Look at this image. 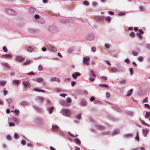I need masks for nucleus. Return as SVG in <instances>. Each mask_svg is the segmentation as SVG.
I'll return each instance as SVG.
<instances>
[{"instance_id": "obj_24", "label": "nucleus", "mask_w": 150, "mask_h": 150, "mask_svg": "<svg viewBox=\"0 0 150 150\" xmlns=\"http://www.w3.org/2000/svg\"><path fill=\"white\" fill-rule=\"evenodd\" d=\"M1 64L3 66L5 67H6L8 69H9L10 68V67L9 66L8 64L7 63L3 62L1 63Z\"/></svg>"}, {"instance_id": "obj_18", "label": "nucleus", "mask_w": 150, "mask_h": 150, "mask_svg": "<svg viewBox=\"0 0 150 150\" xmlns=\"http://www.w3.org/2000/svg\"><path fill=\"white\" fill-rule=\"evenodd\" d=\"M89 75L90 76H92V77H96V76L95 75V74L94 72L91 70H90L89 71Z\"/></svg>"}, {"instance_id": "obj_30", "label": "nucleus", "mask_w": 150, "mask_h": 150, "mask_svg": "<svg viewBox=\"0 0 150 150\" xmlns=\"http://www.w3.org/2000/svg\"><path fill=\"white\" fill-rule=\"evenodd\" d=\"M133 91L132 89H131L127 92V94L126 95L127 96H129L131 95V93Z\"/></svg>"}, {"instance_id": "obj_41", "label": "nucleus", "mask_w": 150, "mask_h": 150, "mask_svg": "<svg viewBox=\"0 0 150 150\" xmlns=\"http://www.w3.org/2000/svg\"><path fill=\"white\" fill-rule=\"evenodd\" d=\"M14 137L16 139L19 138V135L16 133H15L14 134Z\"/></svg>"}, {"instance_id": "obj_28", "label": "nucleus", "mask_w": 150, "mask_h": 150, "mask_svg": "<svg viewBox=\"0 0 150 150\" xmlns=\"http://www.w3.org/2000/svg\"><path fill=\"white\" fill-rule=\"evenodd\" d=\"M11 121V120L9 118L8 120V122L9 123V125L10 127H13L15 125V124L12 122H10V121Z\"/></svg>"}, {"instance_id": "obj_45", "label": "nucleus", "mask_w": 150, "mask_h": 150, "mask_svg": "<svg viewBox=\"0 0 150 150\" xmlns=\"http://www.w3.org/2000/svg\"><path fill=\"white\" fill-rule=\"evenodd\" d=\"M81 114H79L76 116V118L78 120H79L81 119Z\"/></svg>"}, {"instance_id": "obj_14", "label": "nucleus", "mask_w": 150, "mask_h": 150, "mask_svg": "<svg viewBox=\"0 0 150 150\" xmlns=\"http://www.w3.org/2000/svg\"><path fill=\"white\" fill-rule=\"evenodd\" d=\"M104 16H102L101 17L97 16L95 17L94 18V20L95 21H100L104 19Z\"/></svg>"}, {"instance_id": "obj_3", "label": "nucleus", "mask_w": 150, "mask_h": 150, "mask_svg": "<svg viewBox=\"0 0 150 150\" xmlns=\"http://www.w3.org/2000/svg\"><path fill=\"white\" fill-rule=\"evenodd\" d=\"M95 38L94 35L93 33L90 34L88 35L86 37V40L88 41H91L93 40Z\"/></svg>"}, {"instance_id": "obj_64", "label": "nucleus", "mask_w": 150, "mask_h": 150, "mask_svg": "<svg viewBox=\"0 0 150 150\" xmlns=\"http://www.w3.org/2000/svg\"><path fill=\"white\" fill-rule=\"evenodd\" d=\"M91 51L93 52H95L96 51V48L95 47H93L91 49Z\"/></svg>"}, {"instance_id": "obj_53", "label": "nucleus", "mask_w": 150, "mask_h": 150, "mask_svg": "<svg viewBox=\"0 0 150 150\" xmlns=\"http://www.w3.org/2000/svg\"><path fill=\"white\" fill-rule=\"evenodd\" d=\"M6 138L9 141H11V137L8 134L6 135Z\"/></svg>"}, {"instance_id": "obj_36", "label": "nucleus", "mask_w": 150, "mask_h": 150, "mask_svg": "<svg viewBox=\"0 0 150 150\" xmlns=\"http://www.w3.org/2000/svg\"><path fill=\"white\" fill-rule=\"evenodd\" d=\"M83 4L86 6H88L89 5V2L87 1H84L83 2Z\"/></svg>"}, {"instance_id": "obj_26", "label": "nucleus", "mask_w": 150, "mask_h": 150, "mask_svg": "<svg viewBox=\"0 0 150 150\" xmlns=\"http://www.w3.org/2000/svg\"><path fill=\"white\" fill-rule=\"evenodd\" d=\"M6 83V81L4 80L0 81V86H4Z\"/></svg>"}, {"instance_id": "obj_21", "label": "nucleus", "mask_w": 150, "mask_h": 150, "mask_svg": "<svg viewBox=\"0 0 150 150\" xmlns=\"http://www.w3.org/2000/svg\"><path fill=\"white\" fill-rule=\"evenodd\" d=\"M142 131L144 136L145 137H146L147 136L148 132L149 131V129H143Z\"/></svg>"}, {"instance_id": "obj_16", "label": "nucleus", "mask_w": 150, "mask_h": 150, "mask_svg": "<svg viewBox=\"0 0 150 150\" xmlns=\"http://www.w3.org/2000/svg\"><path fill=\"white\" fill-rule=\"evenodd\" d=\"M133 134L131 133H127L124 135V137L125 138H129L132 137Z\"/></svg>"}, {"instance_id": "obj_5", "label": "nucleus", "mask_w": 150, "mask_h": 150, "mask_svg": "<svg viewBox=\"0 0 150 150\" xmlns=\"http://www.w3.org/2000/svg\"><path fill=\"white\" fill-rule=\"evenodd\" d=\"M6 12L7 13L11 14H16V11L13 10L10 8L6 9Z\"/></svg>"}, {"instance_id": "obj_27", "label": "nucleus", "mask_w": 150, "mask_h": 150, "mask_svg": "<svg viewBox=\"0 0 150 150\" xmlns=\"http://www.w3.org/2000/svg\"><path fill=\"white\" fill-rule=\"evenodd\" d=\"M34 108L36 109V110L39 112H42V109L39 107L37 106H34Z\"/></svg>"}, {"instance_id": "obj_59", "label": "nucleus", "mask_w": 150, "mask_h": 150, "mask_svg": "<svg viewBox=\"0 0 150 150\" xmlns=\"http://www.w3.org/2000/svg\"><path fill=\"white\" fill-rule=\"evenodd\" d=\"M138 33L139 34H142L144 33V32L142 29H139L138 30Z\"/></svg>"}, {"instance_id": "obj_12", "label": "nucleus", "mask_w": 150, "mask_h": 150, "mask_svg": "<svg viewBox=\"0 0 150 150\" xmlns=\"http://www.w3.org/2000/svg\"><path fill=\"white\" fill-rule=\"evenodd\" d=\"M22 83L24 87L27 88H28V86L29 85V82L28 81H23Z\"/></svg>"}, {"instance_id": "obj_34", "label": "nucleus", "mask_w": 150, "mask_h": 150, "mask_svg": "<svg viewBox=\"0 0 150 150\" xmlns=\"http://www.w3.org/2000/svg\"><path fill=\"white\" fill-rule=\"evenodd\" d=\"M6 100L7 102L9 105H10L12 102V100L11 98H9V99H6Z\"/></svg>"}, {"instance_id": "obj_7", "label": "nucleus", "mask_w": 150, "mask_h": 150, "mask_svg": "<svg viewBox=\"0 0 150 150\" xmlns=\"http://www.w3.org/2000/svg\"><path fill=\"white\" fill-rule=\"evenodd\" d=\"M111 108L119 112H121L122 111L121 109L115 106H112Z\"/></svg>"}, {"instance_id": "obj_47", "label": "nucleus", "mask_w": 150, "mask_h": 150, "mask_svg": "<svg viewBox=\"0 0 150 150\" xmlns=\"http://www.w3.org/2000/svg\"><path fill=\"white\" fill-rule=\"evenodd\" d=\"M38 69L39 71H41L43 69V67L41 64H40L38 66Z\"/></svg>"}, {"instance_id": "obj_43", "label": "nucleus", "mask_w": 150, "mask_h": 150, "mask_svg": "<svg viewBox=\"0 0 150 150\" xmlns=\"http://www.w3.org/2000/svg\"><path fill=\"white\" fill-rule=\"evenodd\" d=\"M6 58H12V56L10 54H7L4 55Z\"/></svg>"}, {"instance_id": "obj_33", "label": "nucleus", "mask_w": 150, "mask_h": 150, "mask_svg": "<svg viewBox=\"0 0 150 150\" xmlns=\"http://www.w3.org/2000/svg\"><path fill=\"white\" fill-rule=\"evenodd\" d=\"M33 49L31 46H29L28 47L27 50L29 52H31L33 51Z\"/></svg>"}, {"instance_id": "obj_58", "label": "nucleus", "mask_w": 150, "mask_h": 150, "mask_svg": "<svg viewBox=\"0 0 150 150\" xmlns=\"http://www.w3.org/2000/svg\"><path fill=\"white\" fill-rule=\"evenodd\" d=\"M16 114V115L18 116V115L19 113V110H17V109L14 110Z\"/></svg>"}, {"instance_id": "obj_50", "label": "nucleus", "mask_w": 150, "mask_h": 150, "mask_svg": "<svg viewBox=\"0 0 150 150\" xmlns=\"http://www.w3.org/2000/svg\"><path fill=\"white\" fill-rule=\"evenodd\" d=\"M136 35L139 39L141 40L142 39L143 36L142 35H140V34H139L138 33H137Z\"/></svg>"}, {"instance_id": "obj_4", "label": "nucleus", "mask_w": 150, "mask_h": 150, "mask_svg": "<svg viewBox=\"0 0 150 150\" xmlns=\"http://www.w3.org/2000/svg\"><path fill=\"white\" fill-rule=\"evenodd\" d=\"M48 30L50 32H53L57 30L58 28L54 26H50L49 27Z\"/></svg>"}, {"instance_id": "obj_9", "label": "nucleus", "mask_w": 150, "mask_h": 150, "mask_svg": "<svg viewBox=\"0 0 150 150\" xmlns=\"http://www.w3.org/2000/svg\"><path fill=\"white\" fill-rule=\"evenodd\" d=\"M81 74L78 72H75L71 75L72 77L74 79H76L78 76H79Z\"/></svg>"}, {"instance_id": "obj_23", "label": "nucleus", "mask_w": 150, "mask_h": 150, "mask_svg": "<svg viewBox=\"0 0 150 150\" xmlns=\"http://www.w3.org/2000/svg\"><path fill=\"white\" fill-rule=\"evenodd\" d=\"M33 91H36L38 92H41L42 93H45V91L44 90L40 89L38 88H34L33 89Z\"/></svg>"}, {"instance_id": "obj_44", "label": "nucleus", "mask_w": 150, "mask_h": 150, "mask_svg": "<svg viewBox=\"0 0 150 150\" xmlns=\"http://www.w3.org/2000/svg\"><path fill=\"white\" fill-rule=\"evenodd\" d=\"M29 11L30 12H33L35 11V8H33L30 7L29 9Z\"/></svg>"}, {"instance_id": "obj_49", "label": "nucleus", "mask_w": 150, "mask_h": 150, "mask_svg": "<svg viewBox=\"0 0 150 150\" xmlns=\"http://www.w3.org/2000/svg\"><path fill=\"white\" fill-rule=\"evenodd\" d=\"M96 127L100 129H103L105 128V127L100 125H98Z\"/></svg>"}, {"instance_id": "obj_57", "label": "nucleus", "mask_w": 150, "mask_h": 150, "mask_svg": "<svg viewBox=\"0 0 150 150\" xmlns=\"http://www.w3.org/2000/svg\"><path fill=\"white\" fill-rule=\"evenodd\" d=\"M110 134V132L108 131H105V132H102V134L103 135H108V134Z\"/></svg>"}, {"instance_id": "obj_37", "label": "nucleus", "mask_w": 150, "mask_h": 150, "mask_svg": "<svg viewBox=\"0 0 150 150\" xmlns=\"http://www.w3.org/2000/svg\"><path fill=\"white\" fill-rule=\"evenodd\" d=\"M12 120L13 121L16 123H18V119L16 118L13 117L12 118Z\"/></svg>"}, {"instance_id": "obj_48", "label": "nucleus", "mask_w": 150, "mask_h": 150, "mask_svg": "<svg viewBox=\"0 0 150 150\" xmlns=\"http://www.w3.org/2000/svg\"><path fill=\"white\" fill-rule=\"evenodd\" d=\"M74 140L76 143L78 144H80V141L78 139H75Z\"/></svg>"}, {"instance_id": "obj_22", "label": "nucleus", "mask_w": 150, "mask_h": 150, "mask_svg": "<svg viewBox=\"0 0 150 150\" xmlns=\"http://www.w3.org/2000/svg\"><path fill=\"white\" fill-rule=\"evenodd\" d=\"M120 132V130L119 129H116L115 130L112 132V134L113 135H116Z\"/></svg>"}, {"instance_id": "obj_62", "label": "nucleus", "mask_w": 150, "mask_h": 150, "mask_svg": "<svg viewBox=\"0 0 150 150\" xmlns=\"http://www.w3.org/2000/svg\"><path fill=\"white\" fill-rule=\"evenodd\" d=\"M125 62L127 63L128 64H129L130 62L129 59L128 58H126L125 60Z\"/></svg>"}, {"instance_id": "obj_2", "label": "nucleus", "mask_w": 150, "mask_h": 150, "mask_svg": "<svg viewBox=\"0 0 150 150\" xmlns=\"http://www.w3.org/2000/svg\"><path fill=\"white\" fill-rule=\"evenodd\" d=\"M89 60L90 58L88 57H84L83 58V62L84 64L88 66L89 64Z\"/></svg>"}, {"instance_id": "obj_1", "label": "nucleus", "mask_w": 150, "mask_h": 150, "mask_svg": "<svg viewBox=\"0 0 150 150\" xmlns=\"http://www.w3.org/2000/svg\"><path fill=\"white\" fill-rule=\"evenodd\" d=\"M63 115L69 117L70 113V111L68 109H64L62 110Z\"/></svg>"}, {"instance_id": "obj_35", "label": "nucleus", "mask_w": 150, "mask_h": 150, "mask_svg": "<svg viewBox=\"0 0 150 150\" xmlns=\"http://www.w3.org/2000/svg\"><path fill=\"white\" fill-rule=\"evenodd\" d=\"M150 117V112H146V115L145 116L146 118H147Z\"/></svg>"}, {"instance_id": "obj_13", "label": "nucleus", "mask_w": 150, "mask_h": 150, "mask_svg": "<svg viewBox=\"0 0 150 150\" xmlns=\"http://www.w3.org/2000/svg\"><path fill=\"white\" fill-rule=\"evenodd\" d=\"M59 128V127L57 125H52V130L53 131H56Z\"/></svg>"}, {"instance_id": "obj_11", "label": "nucleus", "mask_w": 150, "mask_h": 150, "mask_svg": "<svg viewBox=\"0 0 150 150\" xmlns=\"http://www.w3.org/2000/svg\"><path fill=\"white\" fill-rule=\"evenodd\" d=\"M50 50L51 52H56L57 51V49L52 45H51L49 46Z\"/></svg>"}, {"instance_id": "obj_54", "label": "nucleus", "mask_w": 150, "mask_h": 150, "mask_svg": "<svg viewBox=\"0 0 150 150\" xmlns=\"http://www.w3.org/2000/svg\"><path fill=\"white\" fill-rule=\"evenodd\" d=\"M129 35L131 37H134L135 36V33L133 32H132Z\"/></svg>"}, {"instance_id": "obj_17", "label": "nucleus", "mask_w": 150, "mask_h": 150, "mask_svg": "<svg viewBox=\"0 0 150 150\" xmlns=\"http://www.w3.org/2000/svg\"><path fill=\"white\" fill-rule=\"evenodd\" d=\"M36 100L40 102H42L44 100V98L42 97L38 96L36 98Z\"/></svg>"}, {"instance_id": "obj_31", "label": "nucleus", "mask_w": 150, "mask_h": 150, "mask_svg": "<svg viewBox=\"0 0 150 150\" xmlns=\"http://www.w3.org/2000/svg\"><path fill=\"white\" fill-rule=\"evenodd\" d=\"M74 51V49L73 48H70L68 49L67 52L69 54H71L73 53Z\"/></svg>"}, {"instance_id": "obj_29", "label": "nucleus", "mask_w": 150, "mask_h": 150, "mask_svg": "<svg viewBox=\"0 0 150 150\" xmlns=\"http://www.w3.org/2000/svg\"><path fill=\"white\" fill-rule=\"evenodd\" d=\"M30 63V60H28L24 62L23 63V64L24 65H26L29 64Z\"/></svg>"}, {"instance_id": "obj_8", "label": "nucleus", "mask_w": 150, "mask_h": 150, "mask_svg": "<svg viewBox=\"0 0 150 150\" xmlns=\"http://www.w3.org/2000/svg\"><path fill=\"white\" fill-rule=\"evenodd\" d=\"M50 81L51 82H54L55 81H57L58 82H60V80L59 79L55 77H53L50 78Z\"/></svg>"}, {"instance_id": "obj_39", "label": "nucleus", "mask_w": 150, "mask_h": 150, "mask_svg": "<svg viewBox=\"0 0 150 150\" xmlns=\"http://www.w3.org/2000/svg\"><path fill=\"white\" fill-rule=\"evenodd\" d=\"M125 13V12H120L118 13V15L119 16H122L124 15Z\"/></svg>"}, {"instance_id": "obj_40", "label": "nucleus", "mask_w": 150, "mask_h": 150, "mask_svg": "<svg viewBox=\"0 0 150 150\" xmlns=\"http://www.w3.org/2000/svg\"><path fill=\"white\" fill-rule=\"evenodd\" d=\"M92 6L94 7H96L98 5V3L96 2L93 1L92 4Z\"/></svg>"}, {"instance_id": "obj_60", "label": "nucleus", "mask_w": 150, "mask_h": 150, "mask_svg": "<svg viewBox=\"0 0 150 150\" xmlns=\"http://www.w3.org/2000/svg\"><path fill=\"white\" fill-rule=\"evenodd\" d=\"M145 47L147 49L150 50V44H147L145 45Z\"/></svg>"}, {"instance_id": "obj_15", "label": "nucleus", "mask_w": 150, "mask_h": 150, "mask_svg": "<svg viewBox=\"0 0 150 150\" xmlns=\"http://www.w3.org/2000/svg\"><path fill=\"white\" fill-rule=\"evenodd\" d=\"M24 59V58L22 57L21 56H18L16 57L15 59L19 61H23Z\"/></svg>"}, {"instance_id": "obj_61", "label": "nucleus", "mask_w": 150, "mask_h": 150, "mask_svg": "<svg viewBox=\"0 0 150 150\" xmlns=\"http://www.w3.org/2000/svg\"><path fill=\"white\" fill-rule=\"evenodd\" d=\"M28 32L30 33H33L34 32V30L32 29H29L28 30Z\"/></svg>"}, {"instance_id": "obj_10", "label": "nucleus", "mask_w": 150, "mask_h": 150, "mask_svg": "<svg viewBox=\"0 0 150 150\" xmlns=\"http://www.w3.org/2000/svg\"><path fill=\"white\" fill-rule=\"evenodd\" d=\"M35 122L37 124H41L42 122V119L37 118L35 119Z\"/></svg>"}, {"instance_id": "obj_38", "label": "nucleus", "mask_w": 150, "mask_h": 150, "mask_svg": "<svg viewBox=\"0 0 150 150\" xmlns=\"http://www.w3.org/2000/svg\"><path fill=\"white\" fill-rule=\"evenodd\" d=\"M137 59L140 62H142L143 60V57L142 56H139L137 58Z\"/></svg>"}, {"instance_id": "obj_19", "label": "nucleus", "mask_w": 150, "mask_h": 150, "mask_svg": "<svg viewBox=\"0 0 150 150\" xmlns=\"http://www.w3.org/2000/svg\"><path fill=\"white\" fill-rule=\"evenodd\" d=\"M54 107H50L48 108V111L49 112V113L50 114L52 113V111L54 110Z\"/></svg>"}, {"instance_id": "obj_42", "label": "nucleus", "mask_w": 150, "mask_h": 150, "mask_svg": "<svg viewBox=\"0 0 150 150\" xmlns=\"http://www.w3.org/2000/svg\"><path fill=\"white\" fill-rule=\"evenodd\" d=\"M120 83H125L126 82V80L125 79H122L119 81Z\"/></svg>"}, {"instance_id": "obj_32", "label": "nucleus", "mask_w": 150, "mask_h": 150, "mask_svg": "<svg viewBox=\"0 0 150 150\" xmlns=\"http://www.w3.org/2000/svg\"><path fill=\"white\" fill-rule=\"evenodd\" d=\"M111 20V18L110 16H108L106 17L105 18V20L108 21V23H110Z\"/></svg>"}, {"instance_id": "obj_46", "label": "nucleus", "mask_w": 150, "mask_h": 150, "mask_svg": "<svg viewBox=\"0 0 150 150\" xmlns=\"http://www.w3.org/2000/svg\"><path fill=\"white\" fill-rule=\"evenodd\" d=\"M129 71L130 73V74L131 75H132L133 73V69L132 68H130L129 69Z\"/></svg>"}, {"instance_id": "obj_56", "label": "nucleus", "mask_w": 150, "mask_h": 150, "mask_svg": "<svg viewBox=\"0 0 150 150\" xmlns=\"http://www.w3.org/2000/svg\"><path fill=\"white\" fill-rule=\"evenodd\" d=\"M139 10L142 11H144L145 8L144 7L142 6H140L139 7Z\"/></svg>"}, {"instance_id": "obj_25", "label": "nucleus", "mask_w": 150, "mask_h": 150, "mask_svg": "<svg viewBox=\"0 0 150 150\" xmlns=\"http://www.w3.org/2000/svg\"><path fill=\"white\" fill-rule=\"evenodd\" d=\"M80 104L82 105H86V101L83 99H81L80 100Z\"/></svg>"}, {"instance_id": "obj_51", "label": "nucleus", "mask_w": 150, "mask_h": 150, "mask_svg": "<svg viewBox=\"0 0 150 150\" xmlns=\"http://www.w3.org/2000/svg\"><path fill=\"white\" fill-rule=\"evenodd\" d=\"M110 96V93L109 92H106V96L107 98H109Z\"/></svg>"}, {"instance_id": "obj_52", "label": "nucleus", "mask_w": 150, "mask_h": 150, "mask_svg": "<svg viewBox=\"0 0 150 150\" xmlns=\"http://www.w3.org/2000/svg\"><path fill=\"white\" fill-rule=\"evenodd\" d=\"M28 103L27 102L25 101H23L21 103V105L23 106L28 105Z\"/></svg>"}, {"instance_id": "obj_55", "label": "nucleus", "mask_w": 150, "mask_h": 150, "mask_svg": "<svg viewBox=\"0 0 150 150\" xmlns=\"http://www.w3.org/2000/svg\"><path fill=\"white\" fill-rule=\"evenodd\" d=\"M132 54H133V55H134V56H137L139 54L136 51H132Z\"/></svg>"}, {"instance_id": "obj_63", "label": "nucleus", "mask_w": 150, "mask_h": 150, "mask_svg": "<svg viewBox=\"0 0 150 150\" xmlns=\"http://www.w3.org/2000/svg\"><path fill=\"white\" fill-rule=\"evenodd\" d=\"M21 144L23 145H25L26 144V142L24 140H23L21 141Z\"/></svg>"}, {"instance_id": "obj_6", "label": "nucleus", "mask_w": 150, "mask_h": 150, "mask_svg": "<svg viewBox=\"0 0 150 150\" xmlns=\"http://www.w3.org/2000/svg\"><path fill=\"white\" fill-rule=\"evenodd\" d=\"M32 80L38 83L42 82L44 81L43 79L41 77L34 78Z\"/></svg>"}, {"instance_id": "obj_20", "label": "nucleus", "mask_w": 150, "mask_h": 150, "mask_svg": "<svg viewBox=\"0 0 150 150\" xmlns=\"http://www.w3.org/2000/svg\"><path fill=\"white\" fill-rule=\"evenodd\" d=\"M20 81L19 80L14 79L12 81V83L13 84L18 85V84Z\"/></svg>"}]
</instances>
